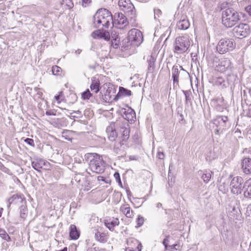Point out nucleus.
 I'll list each match as a JSON object with an SVG mask.
<instances>
[{"instance_id":"nucleus-33","label":"nucleus","mask_w":251,"mask_h":251,"mask_svg":"<svg viewBox=\"0 0 251 251\" xmlns=\"http://www.w3.org/2000/svg\"><path fill=\"white\" fill-rule=\"evenodd\" d=\"M215 85L221 86L222 88L226 87L225 79L222 77H218L215 81Z\"/></svg>"},{"instance_id":"nucleus-7","label":"nucleus","mask_w":251,"mask_h":251,"mask_svg":"<svg viewBox=\"0 0 251 251\" xmlns=\"http://www.w3.org/2000/svg\"><path fill=\"white\" fill-rule=\"evenodd\" d=\"M228 117L226 116H218L213 121L214 133L219 136L226 128L228 122Z\"/></svg>"},{"instance_id":"nucleus-49","label":"nucleus","mask_w":251,"mask_h":251,"mask_svg":"<svg viewBox=\"0 0 251 251\" xmlns=\"http://www.w3.org/2000/svg\"><path fill=\"white\" fill-rule=\"evenodd\" d=\"M168 238H169V236H167L166 237V238H165L163 241V244L165 246L166 250H168V242L169 241Z\"/></svg>"},{"instance_id":"nucleus-56","label":"nucleus","mask_w":251,"mask_h":251,"mask_svg":"<svg viewBox=\"0 0 251 251\" xmlns=\"http://www.w3.org/2000/svg\"><path fill=\"white\" fill-rule=\"evenodd\" d=\"M114 176L116 180L119 179V178H120V174L118 172H116L114 173Z\"/></svg>"},{"instance_id":"nucleus-63","label":"nucleus","mask_w":251,"mask_h":251,"mask_svg":"<svg viewBox=\"0 0 251 251\" xmlns=\"http://www.w3.org/2000/svg\"><path fill=\"white\" fill-rule=\"evenodd\" d=\"M216 109L218 110V111H222L223 110V108L220 106H218L217 105V107H216Z\"/></svg>"},{"instance_id":"nucleus-9","label":"nucleus","mask_w":251,"mask_h":251,"mask_svg":"<svg viewBox=\"0 0 251 251\" xmlns=\"http://www.w3.org/2000/svg\"><path fill=\"white\" fill-rule=\"evenodd\" d=\"M119 5L121 10L131 19L135 17V9L130 0H119Z\"/></svg>"},{"instance_id":"nucleus-52","label":"nucleus","mask_w":251,"mask_h":251,"mask_svg":"<svg viewBox=\"0 0 251 251\" xmlns=\"http://www.w3.org/2000/svg\"><path fill=\"white\" fill-rule=\"evenodd\" d=\"M245 10L250 15H251V4L246 6Z\"/></svg>"},{"instance_id":"nucleus-53","label":"nucleus","mask_w":251,"mask_h":251,"mask_svg":"<svg viewBox=\"0 0 251 251\" xmlns=\"http://www.w3.org/2000/svg\"><path fill=\"white\" fill-rule=\"evenodd\" d=\"M0 170L5 173H7V172L8 171V169L5 167L2 163L1 164L0 167Z\"/></svg>"},{"instance_id":"nucleus-4","label":"nucleus","mask_w":251,"mask_h":251,"mask_svg":"<svg viewBox=\"0 0 251 251\" xmlns=\"http://www.w3.org/2000/svg\"><path fill=\"white\" fill-rule=\"evenodd\" d=\"M143 41V37L142 32L137 29H132L128 32L127 38L123 41L122 49L127 50L129 45L138 47Z\"/></svg>"},{"instance_id":"nucleus-15","label":"nucleus","mask_w":251,"mask_h":251,"mask_svg":"<svg viewBox=\"0 0 251 251\" xmlns=\"http://www.w3.org/2000/svg\"><path fill=\"white\" fill-rule=\"evenodd\" d=\"M122 113L123 118L128 121H134V119H135V113L130 108H128L127 110L123 109Z\"/></svg>"},{"instance_id":"nucleus-21","label":"nucleus","mask_w":251,"mask_h":251,"mask_svg":"<svg viewBox=\"0 0 251 251\" xmlns=\"http://www.w3.org/2000/svg\"><path fill=\"white\" fill-rule=\"evenodd\" d=\"M70 237L72 239L76 240L78 238L80 235L79 231L77 229L74 225H71L70 226Z\"/></svg>"},{"instance_id":"nucleus-22","label":"nucleus","mask_w":251,"mask_h":251,"mask_svg":"<svg viewBox=\"0 0 251 251\" xmlns=\"http://www.w3.org/2000/svg\"><path fill=\"white\" fill-rule=\"evenodd\" d=\"M190 26V23L187 19L183 18L180 19L176 24V26L179 29L185 30L188 28Z\"/></svg>"},{"instance_id":"nucleus-30","label":"nucleus","mask_w":251,"mask_h":251,"mask_svg":"<svg viewBox=\"0 0 251 251\" xmlns=\"http://www.w3.org/2000/svg\"><path fill=\"white\" fill-rule=\"evenodd\" d=\"M131 95V91L123 87H119V91L117 96H129Z\"/></svg>"},{"instance_id":"nucleus-61","label":"nucleus","mask_w":251,"mask_h":251,"mask_svg":"<svg viewBox=\"0 0 251 251\" xmlns=\"http://www.w3.org/2000/svg\"><path fill=\"white\" fill-rule=\"evenodd\" d=\"M156 207L157 208H161L162 207V205L161 203L158 202L156 205Z\"/></svg>"},{"instance_id":"nucleus-27","label":"nucleus","mask_w":251,"mask_h":251,"mask_svg":"<svg viewBox=\"0 0 251 251\" xmlns=\"http://www.w3.org/2000/svg\"><path fill=\"white\" fill-rule=\"evenodd\" d=\"M117 23L119 25H121L124 26H126L128 24L127 18L122 13L118 14V18L117 19Z\"/></svg>"},{"instance_id":"nucleus-36","label":"nucleus","mask_w":251,"mask_h":251,"mask_svg":"<svg viewBox=\"0 0 251 251\" xmlns=\"http://www.w3.org/2000/svg\"><path fill=\"white\" fill-rule=\"evenodd\" d=\"M61 4L64 5L68 9H71L74 6L72 0H62Z\"/></svg>"},{"instance_id":"nucleus-58","label":"nucleus","mask_w":251,"mask_h":251,"mask_svg":"<svg viewBox=\"0 0 251 251\" xmlns=\"http://www.w3.org/2000/svg\"><path fill=\"white\" fill-rule=\"evenodd\" d=\"M98 180L104 181L106 183H107V182L105 180V178L103 176H99L98 177Z\"/></svg>"},{"instance_id":"nucleus-12","label":"nucleus","mask_w":251,"mask_h":251,"mask_svg":"<svg viewBox=\"0 0 251 251\" xmlns=\"http://www.w3.org/2000/svg\"><path fill=\"white\" fill-rule=\"evenodd\" d=\"M7 208H10L11 204L14 203L16 204H25L26 203L25 198L24 195L21 193H17L13 195L10 198H9L7 201Z\"/></svg>"},{"instance_id":"nucleus-48","label":"nucleus","mask_w":251,"mask_h":251,"mask_svg":"<svg viewBox=\"0 0 251 251\" xmlns=\"http://www.w3.org/2000/svg\"><path fill=\"white\" fill-rule=\"evenodd\" d=\"M176 247H179V246H178L177 244H173L171 246H168L167 250H170V249L171 250L170 251H172V250H177L178 248H176Z\"/></svg>"},{"instance_id":"nucleus-19","label":"nucleus","mask_w":251,"mask_h":251,"mask_svg":"<svg viewBox=\"0 0 251 251\" xmlns=\"http://www.w3.org/2000/svg\"><path fill=\"white\" fill-rule=\"evenodd\" d=\"M180 71L178 66L174 65L172 68V77L173 78L174 87L178 85V78Z\"/></svg>"},{"instance_id":"nucleus-60","label":"nucleus","mask_w":251,"mask_h":251,"mask_svg":"<svg viewBox=\"0 0 251 251\" xmlns=\"http://www.w3.org/2000/svg\"><path fill=\"white\" fill-rule=\"evenodd\" d=\"M54 98L57 101V103H60V101L59 100V99H60V96L59 95H57V96H55L54 97Z\"/></svg>"},{"instance_id":"nucleus-14","label":"nucleus","mask_w":251,"mask_h":251,"mask_svg":"<svg viewBox=\"0 0 251 251\" xmlns=\"http://www.w3.org/2000/svg\"><path fill=\"white\" fill-rule=\"evenodd\" d=\"M32 167L36 171L41 172L40 169L44 166H48L50 163L42 159H36L32 161Z\"/></svg>"},{"instance_id":"nucleus-42","label":"nucleus","mask_w":251,"mask_h":251,"mask_svg":"<svg viewBox=\"0 0 251 251\" xmlns=\"http://www.w3.org/2000/svg\"><path fill=\"white\" fill-rule=\"evenodd\" d=\"M220 7L221 10L223 11L224 10L227 9L229 7V3L226 1H224L220 3Z\"/></svg>"},{"instance_id":"nucleus-51","label":"nucleus","mask_w":251,"mask_h":251,"mask_svg":"<svg viewBox=\"0 0 251 251\" xmlns=\"http://www.w3.org/2000/svg\"><path fill=\"white\" fill-rule=\"evenodd\" d=\"M73 113H75V114H76V115H78V116H75V115L73 116V117H74L78 118V117H80L81 116V112L79 110L73 111V112L71 113V114H72Z\"/></svg>"},{"instance_id":"nucleus-43","label":"nucleus","mask_w":251,"mask_h":251,"mask_svg":"<svg viewBox=\"0 0 251 251\" xmlns=\"http://www.w3.org/2000/svg\"><path fill=\"white\" fill-rule=\"evenodd\" d=\"M144 218L140 215L138 216V218L136 220V223L138 225V227H140L142 226L144 223Z\"/></svg>"},{"instance_id":"nucleus-64","label":"nucleus","mask_w":251,"mask_h":251,"mask_svg":"<svg viewBox=\"0 0 251 251\" xmlns=\"http://www.w3.org/2000/svg\"><path fill=\"white\" fill-rule=\"evenodd\" d=\"M118 147L117 148H114L115 152H116L117 154L119 153V151H121V150L118 149Z\"/></svg>"},{"instance_id":"nucleus-46","label":"nucleus","mask_w":251,"mask_h":251,"mask_svg":"<svg viewBox=\"0 0 251 251\" xmlns=\"http://www.w3.org/2000/svg\"><path fill=\"white\" fill-rule=\"evenodd\" d=\"M246 215L247 217L251 218V203L248 206L246 210Z\"/></svg>"},{"instance_id":"nucleus-1","label":"nucleus","mask_w":251,"mask_h":251,"mask_svg":"<svg viewBox=\"0 0 251 251\" xmlns=\"http://www.w3.org/2000/svg\"><path fill=\"white\" fill-rule=\"evenodd\" d=\"M240 20V13L233 8H228L222 12V24L227 28L234 26Z\"/></svg>"},{"instance_id":"nucleus-8","label":"nucleus","mask_w":251,"mask_h":251,"mask_svg":"<svg viewBox=\"0 0 251 251\" xmlns=\"http://www.w3.org/2000/svg\"><path fill=\"white\" fill-rule=\"evenodd\" d=\"M232 32L234 37L242 38L248 36L250 34L251 29L248 24L241 23L235 26Z\"/></svg>"},{"instance_id":"nucleus-45","label":"nucleus","mask_w":251,"mask_h":251,"mask_svg":"<svg viewBox=\"0 0 251 251\" xmlns=\"http://www.w3.org/2000/svg\"><path fill=\"white\" fill-rule=\"evenodd\" d=\"M154 19H156L160 17V15L161 14L162 12L159 9H154Z\"/></svg>"},{"instance_id":"nucleus-34","label":"nucleus","mask_w":251,"mask_h":251,"mask_svg":"<svg viewBox=\"0 0 251 251\" xmlns=\"http://www.w3.org/2000/svg\"><path fill=\"white\" fill-rule=\"evenodd\" d=\"M134 241L135 242L136 244L137 245V246L135 248H133L132 247H128L126 249V251H141V243H139L138 241L136 240H134Z\"/></svg>"},{"instance_id":"nucleus-40","label":"nucleus","mask_w":251,"mask_h":251,"mask_svg":"<svg viewBox=\"0 0 251 251\" xmlns=\"http://www.w3.org/2000/svg\"><path fill=\"white\" fill-rule=\"evenodd\" d=\"M111 46L114 49H117L119 46V39L118 37H115L111 41Z\"/></svg>"},{"instance_id":"nucleus-26","label":"nucleus","mask_w":251,"mask_h":251,"mask_svg":"<svg viewBox=\"0 0 251 251\" xmlns=\"http://www.w3.org/2000/svg\"><path fill=\"white\" fill-rule=\"evenodd\" d=\"M93 37L96 38L97 36L100 38H103L106 40H108L110 39V36L108 32L105 31L101 32L100 31H97L93 33Z\"/></svg>"},{"instance_id":"nucleus-16","label":"nucleus","mask_w":251,"mask_h":251,"mask_svg":"<svg viewBox=\"0 0 251 251\" xmlns=\"http://www.w3.org/2000/svg\"><path fill=\"white\" fill-rule=\"evenodd\" d=\"M242 169L243 172L246 174L251 173V158L245 157L243 159Z\"/></svg>"},{"instance_id":"nucleus-47","label":"nucleus","mask_w":251,"mask_h":251,"mask_svg":"<svg viewBox=\"0 0 251 251\" xmlns=\"http://www.w3.org/2000/svg\"><path fill=\"white\" fill-rule=\"evenodd\" d=\"M91 2V0H82V5L83 7H87Z\"/></svg>"},{"instance_id":"nucleus-24","label":"nucleus","mask_w":251,"mask_h":251,"mask_svg":"<svg viewBox=\"0 0 251 251\" xmlns=\"http://www.w3.org/2000/svg\"><path fill=\"white\" fill-rule=\"evenodd\" d=\"M20 218L22 221H24L27 217L28 212L26 204H22L20 208Z\"/></svg>"},{"instance_id":"nucleus-44","label":"nucleus","mask_w":251,"mask_h":251,"mask_svg":"<svg viewBox=\"0 0 251 251\" xmlns=\"http://www.w3.org/2000/svg\"><path fill=\"white\" fill-rule=\"evenodd\" d=\"M24 141L32 147H34L35 146L34 140L32 139L27 138L25 139Z\"/></svg>"},{"instance_id":"nucleus-31","label":"nucleus","mask_w":251,"mask_h":251,"mask_svg":"<svg viewBox=\"0 0 251 251\" xmlns=\"http://www.w3.org/2000/svg\"><path fill=\"white\" fill-rule=\"evenodd\" d=\"M182 92L183 93L185 98V105H187L189 103H190V104H192V101H191V97H192V93L189 90H182Z\"/></svg>"},{"instance_id":"nucleus-25","label":"nucleus","mask_w":251,"mask_h":251,"mask_svg":"<svg viewBox=\"0 0 251 251\" xmlns=\"http://www.w3.org/2000/svg\"><path fill=\"white\" fill-rule=\"evenodd\" d=\"M155 58L153 55H150L148 58V73H152L155 68Z\"/></svg>"},{"instance_id":"nucleus-28","label":"nucleus","mask_w":251,"mask_h":251,"mask_svg":"<svg viewBox=\"0 0 251 251\" xmlns=\"http://www.w3.org/2000/svg\"><path fill=\"white\" fill-rule=\"evenodd\" d=\"M95 237L97 241L101 243H105L107 240V237L105 233H101L99 231L96 233Z\"/></svg>"},{"instance_id":"nucleus-10","label":"nucleus","mask_w":251,"mask_h":251,"mask_svg":"<svg viewBox=\"0 0 251 251\" xmlns=\"http://www.w3.org/2000/svg\"><path fill=\"white\" fill-rule=\"evenodd\" d=\"M229 186L231 193L238 195L244 190V180L241 176L234 177L231 180Z\"/></svg>"},{"instance_id":"nucleus-23","label":"nucleus","mask_w":251,"mask_h":251,"mask_svg":"<svg viewBox=\"0 0 251 251\" xmlns=\"http://www.w3.org/2000/svg\"><path fill=\"white\" fill-rule=\"evenodd\" d=\"M100 81L95 77H93L92 79V83L90 86L91 90L97 93L100 91Z\"/></svg>"},{"instance_id":"nucleus-32","label":"nucleus","mask_w":251,"mask_h":251,"mask_svg":"<svg viewBox=\"0 0 251 251\" xmlns=\"http://www.w3.org/2000/svg\"><path fill=\"white\" fill-rule=\"evenodd\" d=\"M212 172L205 171L201 176L202 179L205 183H208L211 177Z\"/></svg>"},{"instance_id":"nucleus-6","label":"nucleus","mask_w":251,"mask_h":251,"mask_svg":"<svg viewBox=\"0 0 251 251\" xmlns=\"http://www.w3.org/2000/svg\"><path fill=\"white\" fill-rule=\"evenodd\" d=\"M190 45V40L187 35L177 37L176 39L174 46V52L181 54L188 50Z\"/></svg>"},{"instance_id":"nucleus-3","label":"nucleus","mask_w":251,"mask_h":251,"mask_svg":"<svg viewBox=\"0 0 251 251\" xmlns=\"http://www.w3.org/2000/svg\"><path fill=\"white\" fill-rule=\"evenodd\" d=\"M93 20L95 27L99 28L101 26L102 27L108 28L110 23H112L113 18L111 12L103 8L97 11L94 16Z\"/></svg>"},{"instance_id":"nucleus-11","label":"nucleus","mask_w":251,"mask_h":251,"mask_svg":"<svg viewBox=\"0 0 251 251\" xmlns=\"http://www.w3.org/2000/svg\"><path fill=\"white\" fill-rule=\"evenodd\" d=\"M129 126L128 123H122L118 130V134L120 136L121 140L120 141L121 147L124 145V142H126L129 137Z\"/></svg>"},{"instance_id":"nucleus-20","label":"nucleus","mask_w":251,"mask_h":251,"mask_svg":"<svg viewBox=\"0 0 251 251\" xmlns=\"http://www.w3.org/2000/svg\"><path fill=\"white\" fill-rule=\"evenodd\" d=\"M244 196L245 198L251 199V178L244 183Z\"/></svg>"},{"instance_id":"nucleus-5","label":"nucleus","mask_w":251,"mask_h":251,"mask_svg":"<svg viewBox=\"0 0 251 251\" xmlns=\"http://www.w3.org/2000/svg\"><path fill=\"white\" fill-rule=\"evenodd\" d=\"M236 47V43L233 39L225 38L221 39L216 46L217 51L221 54L232 51Z\"/></svg>"},{"instance_id":"nucleus-13","label":"nucleus","mask_w":251,"mask_h":251,"mask_svg":"<svg viewBox=\"0 0 251 251\" xmlns=\"http://www.w3.org/2000/svg\"><path fill=\"white\" fill-rule=\"evenodd\" d=\"M231 62L227 58L222 59L219 64L216 66V70L222 73L231 70Z\"/></svg>"},{"instance_id":"nucleus-57","label":"nucleus","mask_w":251,"mask_h":251,"mask_svg":"<svg viewBox=\"0 0 251 251\" xmlns=\"http://www.w3.org/2000/svg\"><path fill=\"white\" fill-rule=\"evenodd\" d=\"M109 93L108 92V90H107L106 91V92L104 94V95L103 96V100L107 99V96L109 97Z\"/></svg>"},{"instance_id":"nucleus-29","label":"nucleus","mask_w":251,"mask_h":251,"mask_svg":"<svg viewBox=\"0 0 251 251\" xmlns=\"http://www.w3.org/2000/svg\"><path fill=\"white\" fill-rule=\"evenodd\" d=\"M226 80L228 84L230 86L231 88L237 81V76L233 74L228 75L227 76Z\"/></svg>"},{"instance_id":"nucleus-59","label":"nucleus","mask_w":251,"mask_h":251,"mask_svg":"<svg viewBox=\"0 0 251 251\" xmlns=\"http://www.w3.org/2000/svg\"><path fill=\"white\" fill-rule=\"evenodd\" d=\"M82 51V50H80V49H77V50H76L75 52V53L76 55H79V54L81 53Z\"/></svg>"},{"instance_id":"nucleus-50","label":"nucleus","mask_w":251,"mask_h":251,"mask_svg":"<svg viewBox=\"0 0 251 251\" xmlns=\"http://www.w3.org/2000/svg\"><path fill=\"white\" fill-rule=\"evenodd\" d=\"M165 155L163 152L158 151L157 152V157L159 159H163L164 158Z\"/></svg>"},{"instance_id":"nucleus-35","label":"nucleus","mask_w":251,"mask_h":251,"mask_svg":"<svg viewBox=\"0 0 251 251\" xmlns=\"http://www.w3.org/2000/svg\"><path fill=\"white\" fill-rule=\"evenodd\" d=\"M0 236L6 241L9 242L11 241L10 236L4 229H0Z\"/></svg>"},{"instance_id":"nucleus-39","label":"nucleus","mask_w":251,"mask_h":251,"mask_svg":"<svg viewBox=\"0 0 251 251\" xmlns=\"http://www.w3.org/2000/svg\"><path fill=\"white\" fill-rule=\"evenodd\" d=\"M92 94L90 93V91L88 89L85 92L82 93V98L83 100H89L90 97L92 96Z\"/></svg>"},{"instance_id":"nucleus-18","label":"nucleus","mask_w":251,"mask_h":251,"mask_svg":"<svg viewBox=\"0 0 251 251\" xmlns=\"http://www.w3.org/2000/svg\"><path fill=\"white\" fill-rule=\"evenodd\" d=\"M120 211L122 212L127 218H132L134 216V212L132 210L128 204H123L120 207Z\"/></svg>"},{"instance_id":"nucleus-55","label":"nucleus","mask_w":251,"mask_h":251,"mask_svg":"<svg viewBox=\"0 0 251 251\" xmlns=\"http://www.w3.org/2000/svg\"><path fill=\"white\" fill-rule=\"evenodd\" d=\"M46 115L48 116L55 115V113L53 112H52L51 110H48L46 112Z\"/></svg>"},{"instance_id":"nucleus-62","label":"nucleus","mask_w":251,"mask_h":251,"mask_svg":"<svg viewBox=\"0 0 251 251\" xmlns=\"http://www.w3.org/2000/svg\"><path fill=\"white\" fill-rule=\"evenodd\" d=\"M61 121H62L61 119L57 118L55 119V123L56 124H60Z\"/></svg>"},{"instance_id":"nucleus-38","label":"nucleus","mask_w":251,"mask_h":251,"mask_svg":"<svg viewBox=\"0 0 251 251\" xmlns=\"http://www.w3.org/2000/svg\"><path fill=\"white\" fill-rule=\"evenodd\" d=\"M133 142L137 145H140L141 144V139L139 135L136 133L132 138Z\"/></svg>"},{"instance_id":"nucleus-17","label":"nucleus","mask_w":251,"mask_h":251,"mask_svg":"<svg viewBox=\"0 0 251 251\" xmlns=\"http://www.w3.org/2000/svg\"><path fill=\"white\" fill-rule=\"evenodd\" d=\"M120 222L118 218L109 219L104 221L105 226L111 231H113L115 226H118Z\"/></svg>"},{"instance_id":"nucleus-41","label":"nucleus","mask_w":251,"mask_h":251,"mask_svg":"<svg viewBox=\"0 0 251 251\" xmlns=\"http://www.w3.org/2000/svg\"><path fill=\"white\" fill-rule=\"evenodd\" d=\"M117 137V132L115 130H112L111 132L108 134L109 139L112 141L115 140V138Z\"/></svg>"},{"instance_id":"nucleus-54","label":"nucleus","mask_w":251,"mask_h":251,"mask_svg":"<svg viewBox=\"0 0 251 251\" xmlns=\"http://www.w3.org/2000/svg\"><path fill=\"white\" fill-rule=\"evenodd\" d=\"M87 251H99L98 248L89 247L87 249Z\"/></svg>"},{"instance_id":"nucleus-2","label":"nucleus","mask_w":251,"mask_h":251,"mask_svg":"<svg viewBox=\"0 0 251 251\" xmlns=\"http://www.w3.org/2000/svg\"><path fill=\"white\" fill-rule=\"evenodd\" d=\"M86 161L89 162L90 169L97 174H101L105 170V164L101 156L96 153H88L84 156Z\"/></svg>"},{"instance_id":"nucleus-37","label":"nucleus","mask_w":251,"mask_h":251,"mask_svg":"<svg viewBox=\"0 0 251 251\" xmlns=\"http://www.w3.org/2000/svg\"><path fill=\"white\" fill-rule=\"evenodd\" d=\"M51 71L54 75H59L62 72V69L58 66L54 65L52 67Z\"/></svg>"}]
</instances>
